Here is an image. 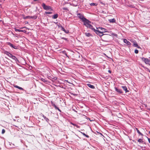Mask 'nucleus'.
Returning a JSON list of instances; mask_svg holds the SVG:
<instances>
[{"mask_svg":"<svg viewBox=\"0 0 150 150\" xmlns=\"http://www.w3.org/2000/svg\"><path fill=\"white\" fill-rule=\"evenodd\" d=\"M42 6L43 8L45 10H49L50 11L52 10L50 6L46 5L44 3H42Z\"/></svg>","mask_w":150,"mask_h":150,"instance_id":"obj_3","label":"nucleus"},{"mask_svg":"<svg viewBox=\"0 0 150 150\" xmlns=\"http://www.w3.org/2000/svg\"><path fill=\"white\" fill-rule=\"evenodd\" d=\"M58 110L59 111H60V110H59V109H58Z\"/></svg>","mask_w":150,"mask_h":150,"instance_id":"obj_35","label":"nucleus"},{"mask_svg":"<svg viewBox=\"0 0 150 150\" xmlns=\"http://www.w3.org/2000/svg\"><path fill=\"white\" fill-rule=\"evenodd\" d=\"M133 45L135 47H137L138 48H140V47L136 43V42H133Z\"/></svg>","mask_w":150,"mask_h":150,"instance_id":"obj_10","label":"nucleus"},{"mask_svg":"<svg viewBox=\"0 0 150 150\" xmlns=\"http://www.w3.org/2000/svg\"><path fill=\"white\" fill-rule=\"evenodd\" d=\"M109 21L110 22L113 23L115 22V20L114 18L111 19L109 20Z\"/></svg>","mask_w":150,"mask_h":150,"instance_id":"obj_13","label":"nucleus"},{"mask_svg":"<svg viewBox=\"0 0 150 150\" xmlns=\"http://www.w3.org/2000/svg\"><path fill=\"white\" fill-rule=\"evenodd\" d=\"M81 133L83 135L85 136L86 137L88 138L89 137V136L88 135H86L85 133H83L82 132H81Z\"/></svg>","mask_w":150,"mask_h":150,"instance_id":"obj_20","label":"nucleus"},{"mask_svg":"<svg viewBox=\"0 0 150 150\" xmlns=\"http://www.w3.org/2000/svg\"><path fill=\"white\" fill-rule=\"evenodd\" d=\"M62 30L63 31H64L65 33H68V31H66L64 28H62Z\"/></svg>","mask_w":150,"mask_h":150,"instance_id":"obj_22","label":"nucleus"},{"mask_svg":"<svg viewBox=\"0 0 150 150\" xmlns=\"http://www.w3.org/2000/svg\"><path fill=\"white\" fill-rule=\"evenodd\" d=\"M84 24L87 28H91L93 30V29L92 28V26L91 24V22L86 19L83 21Z\"/></svg>","mask_w":150,"mask_h":150,"instance_id":"obj_2","label":"nucleus"},{"mask_svg":"<svg viewBox=\"0 0 150 150\" xmlns=\"http://www.w3.org/2000/svg\"><path fill=\"white\" fill-rule=\"evenodd\" d=\"M97 5V4L96 3H91L90 4L91 6H96Z\"/></svg>","mask_w":150,"mask_h":150,"instance_id":"obj_15","label":"nucleus"},{"mask_svg":"<svg viewBox=\"0 0 150 150\" xmlns=\"http://www.w3.org/2000/svg\"><path fill=\"white\" fill-rule=\"evenodd\" d=\"M122 88L123 90L125 91L126 93L128 92L129 91L127 90V88L126 86H122Z\"/></svg>","mask_w":150,"mask_h":150,"instance_id":"obj_9","label":"nucleus"},{"mask_svg":"<svg viewBox=\"0 0 150 150\" xmlns=\"http://www.w3.org/2000/svg\"><path fill=\"white\" fill-rule=\"evenodd\" d=\"M145 68L147 70V71H148L149 72H150V70H149V69L147 68H146V67H145Z\"/></svg>","mask_w":150,"mask_h":150,"instance_id":"obj_27","label":"nucleus"},{"mask_svg":"<svg viewBox=\"0 0 150 150\" xmlns=\"http://www.w3.org/2000/svg\"><path fill=\"white\" fill-rule=\"evenodd\" d=\"M85 35H86V36L87 37H89L91 36V34L88 33H85Z\"/></svg>","mask_w":150,"mask_h":150,"instance_id":"obj_14","label":"nucleus"},{"mask_svg":"<svg viewBox=\"0 0 150 150\" xmlns=\"http://www.w3.org/2000/svg\"><path fill=\"white\" fill-rule=\"evenodd\" d=\"M124 42L125 43L127 44V45H131V43L130 42L127 41V40L126 39H124Z\"/></svg>","mask_w":150,"mask_h":150,"instance_id":"obj_8","label":"nucleus"},{"mask_svg":"<svg viewBox=\"0 0 150 150\" xmlns=\"http://www.w3.org/2000/svg\"><path fill=\"white\" fill-rule=\"evenodd\" d=\"M148 140L149 142L150 143V139L148 138Z\"/></svg>","mask_w":150,"mask_h":150,"instance_id":"obj_32","label":"nucleus"},{"mask_svg":"<svg viewBox=\"0 0 150 150\" xmlns=\"http://www.w3.org/2000/svg\"><path fill=\"white\" fill-rule=\"evenodd\" d=\"M75 126H76L77 127H78L77 125H75Z\"/></svg>","mask_w":150,"mask_h":150,"instance_id":"obj_34","label":"nucleus"},{"mask_svg":"<svg viewBox=\"0 0 150 150\" xmlns=\"http://www.w3.org/2000/svg\"><path fill=\"white\" fill-rule=\"evenodd\" d=\"M93 30L97 35L100 36H102L104 35L103 34V33L107 32L106 29L101 27L97 28L96 30L93 29Z\"/></svg>","mask_w":150,"mask_h":150,"instance_id":"obj_1","label":"nucleus"},{"mask_svg":"<svg viewBox=\"0 0 150 150\" xmlns=\"http://www.w3.org/2000/svg\"><path fill=\"white\" fill-rule=\"evenodd\" d=\"M141 59L146 64H148L150 66V59L144 57L142 58Z\"/></svg>","mask_w":150,"mask_h":150,"instance_id":"obj_5","label":"nucleus"},{"mask_svg":"<svg viewBox=\"0 0 150 150\" xmlns=\"http://www.w3.org/2000/svg\"><path fill=\"white\" fill-rule=\"evenodd\" d=\"M115 89L116 91L117 92L120 93H122V91L121 90L118 89L116 88H115Z\"/></svg>","mask_w":150,"mask_h":150,"instance_id":"obj_12","label":"nucleus"},{"mask_svg":"<svg viewBox=\"0 0 150 150\" xmlns=\"http://www.w3.org/2000/svg\"><path fill=\"white\" fill-rule=\"evenodd\" d=\"M62 38V39H64V40H67V39L66 38Z\"/></svg>","mask_w":150,"mask_h":150,"instance_id":"obj_31","label":"nucleus"},{"mask_svg":"<svg viewBox=\"0 0 150 150\" xmlns=\"http://www.w3.org/2000/svg\"><path fill=\"white\" fill-rule=\"evenodd\" d=\"M136 129L137 131V132L139 133V134H140L141 135H143V134L142 133H141L139 131V130L137 129V128H136Z\"/></svg>","mask_w":150,"mask_h":150,"instance_id":"obj_18","label":"nucleus"},{"mask_svg":"<svg viewBox=\"0 0 150 150\" xmlns=\"http://www.w3.org/2000/svg\"><path fill=\"white\" fill-rule=\"evenodd\" d=\"M73 125H75L74 124H72Z\"/></svg>","mask_w":150,"mask_h":150,"instance_id":"obj_36","label":"nucleus"},{"mask_svg":"<svg viewBox=\"0 0 150 150\" xmlns=\"http://www.w3.org/2000/svg\"><path fill=\"white\" fill-rule=\"evenodd\" d=\"M4 53L5 54L8 55V57L11 58L13 59L15 61H16L17 59V58L14 56H13L12 54L9 52L7 51H5Z\"/></svg>","mask_w":150,"mask_h":150,"instance_id":"obj_4","label":"nucleus"},{"mask_svg":"<svg viewBox=\"0 0 150 150\" xmlns=\"http://www.w3.org/2000/svg\"><path fill=\"white\" fill-rule=\"evenodd\" d=\"M138 141L139 142H140V143H143V140H142V139H139L138 140Z\"/></svg>","mask_w":150,"mask_h":150,"instance_id":"obj_17","label":"nucleus"},{"mask_svg":"<svg viewBox=\"0 0 150 150\" xmlns=\"http://www.w3.org/2000/svg\"><path fill=\"white\" fill-rule=\"evenodd\" d=\"M45 13H47V14H51V13H52L51 12H45Z\"/></svg>","mask_w":150,"mask_h":150,"instance_id":"obj_25","label":"nucleus"},{"mask_svg":"<svg viewBox=\"0 0 150 150\" xmlns=\"http://www.w3.org/2000/svg\"><path fill=\"white\" fill-rule=\"evenodd\" d=\"M112 35H114V36H115L116 37H117V35L116 34L112 33Z\"/></svg>","mask_w":150,"mask_h":150,"instance_id":"obj_26","label":"nucleus"},{"mask_svg":"<svg viewBox=\"0 0 150 150\" xmlns=\"http://www.w3.org/2000/svg\"><path fill=\"white\" fill-rule=\"evenodd\" d=\"M57 17H58V15L57 14H55L53 16V18H54V19H55V18H57Z\"/></svg>","mask_w":150,"mask_h":150,"instance_id":"obj_16","label":"nucleus"},{"mask_svg":"<svg viewBox=\"0 0 150 150\" xmlns=\"http://www.w3.org/2000/svg\"><path fill=\"white\" fill-rule=\"evenodd\" d=\"M5 132V130L4 129H3L2 131V134H4Z\"/></svg>","mask_w":150,"mask_h":150,"instance_id":"obj_24","label":"nucleus"},{"mask_svg":"<svg viewBox=\"0 0 150 150\" xmlns=\"http://www.w3.org/2000/svg\"><path fill=\"white\" fill-rule=\"evenodd\" d=\"M63 10H67V8H63Z\"/></svg>","mask_w":150,"mask_h":150,"instance_id":"obj_29","label":"nucleus"},{"mask_svg":"<svg viewBox=\"0 0 150 150\" xmlns=\"http://www.w3.org/2000/svg\"><path fill=\"white\" fill-rule=\"evenodd\" d=\"M63 54H64L66 55L67 56V55L66 53L65 52V51L63 52Z\"/></svg>","mask_w":150,"mask_h":150,"instance_id":"obj_30","label":"nucleus"},{"mask_svg":"<svg viewBox=\"0 0 150 150\" xmlns=\"http://www.w3.org/2000/svg\"><path fill=\"white\" fill-rule=\"evenodd\" d=\"M108 71V72H109L110 73H111V71L110 70H109Z\"/></svg>","mask_w":150,"mask_h":150,"instance_id":"obj_33","label":"nucleus"},{"mask_svg":"<svg viewBox=\"0 0 150 150\" xmlns=\"http://www.w3.org/2000/svg\"><path fill=\"white\" fill-rule=\"evenodd\" d=\"M15 30L16 31H18L19 32H22L23 31L22 30H19V29H15Z\"/></svg>","mask_w":150,"mask_h":150,"instance_id":"obj_21","label":"nucleus"},{"mask_svg":"<svg viewBox=\"0 0 150 150\" xmlns=\"http://www.w3.org/2000/svg\"><path fill=\"white\" fill-rule=\"evenodd\" d=\"M16 87L19 89H21V90H22L23 89V88H22L21 87H20L18 86H15Z\"/></svg>","mask_w":150,"mask_h":150,"instance_id":"obj_19","label":"nucleus"},{"mask_svg":"<svg viewBox=\"0 0 150 150\" xmlns=\"http://www.w3.org/2000/svg\"><path fill=\"white\" fill-rule=\"evenodd\" d=\"M10 46H11V47H13V48H15L14 47H13V45L12 44H10Z\"/></svg>","mask_w":150,"mask_h":150,"instance_id":"obj_28","label":"nucleus"},{"mask_svg":"<svg viewBox=\"0 0 150 150\" xmlns=\"http://www.w3.org/2000/svg\"><path fill=\"white\" fill-rule=\"evenodd\" d=\"M23 18L24 19H35L37 18V16H23Z\"/></svg>","mask_w":150,"mask_h":150,"instance_id":"obj_6","label":"nucleus"},{"mask_svg":"<svg viewBox=\"0 0 150 150\" xmlns=\"http://www.w3.org/2000/svg\"><path fill=\"white\" fill-rule=\"evenodd\" d=\"M138 52V50H135V53H136V54H137Z\"/></svg>","mask_w":150,"mask_h":150,"instance_id":"obj_23","label":"nucleus"},{"mask_svg":"<svg viewBox=\"0 0 150 150\" xmlns=\"http://www.w3.org/2000/svg\"><path fill=\"white\" fill-rule=\"evenodd\" d=\"M149 133L150 134V132H149Z\"/></svg>","mask_w":150,"mask_h":150,"instance_id":"obj_37","label":"nucleus"},{"mask_svg":"<svg viewBox=\"0 0 150 150\" xmlns=\"http://www.w3.org/2000/svg\"><path fill=\"white\" fill-rule=\"evenodd\" d=\"M87 85L89 87L93 89L95 88L94 86H93L92 85L90 84H88Z\"/></svg>","mask_w":150,"mask_h":150,"instance_id":"obj_11","label":"nucleus"},{"mask_svg":"<svg viewBox=\"0 0 150 150\" xmlns=\"http://www.w3.org/2000/svg\"><path fill=\"white\" fill-rule=\"evenodd\" d=\"M77 16L78 17L81 19L83 21L86 19V18H84L82 15L80 14H77Z\"/></svg>","mask_w":150,"mask_h":150,"instance_id":"obj_7","label":"nucleus"}]
</instances>
